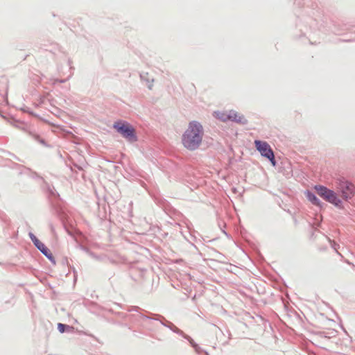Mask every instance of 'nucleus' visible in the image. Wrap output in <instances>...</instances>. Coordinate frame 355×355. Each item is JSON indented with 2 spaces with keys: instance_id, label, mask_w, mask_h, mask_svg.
I'll return each instance as SVG.
<instances>
[{
  "instance_id": "obj_1",
  "label": "nucleus",
  "mask_w": 355,
  "mask_h": 355,
  "mask_svg": "<svg viewBox=\"0 0 355 355\" xmlns=\"http://www.w3.org/2000/svg\"><path fill=\"white\" fill-rule=\"evenodd\" d=\"M204 135L202 125L196 121L189 123L182 135V143L189 150H195L200 146Z\"/></svg>"
},
{
  "instance_id": "obj_2",
  "label": "nucleus",
  "mask_w": 355,
  "mask_h": 355,
  "mask_svg": "<svg viewBox=\"0 0 355 355\" xmlns=\"http://www.w3.org/2000/svg\"><path fill=\"white\" fill-rule=\"evenodd\" d=\"M315 189L316 190L318 194L326 201L334 205L336 207H341L342 202L334 191L321 185L315 186Z\"/></svg>"
},
{
  "instance_id": "obj_3",
  "label": "nucleus",
  "mask_w": 355,
  "mask_h": 355,
  "mask_svg": "<svg viewBox=\"0 0 355 355\" xmlns=\"http://www.w3.org/2000/svg\"><path fill=\"white\" fill-rule=\"evenodd\" d=\"M336 189L340 193L341 197L345 200L352 198L355 193L354 185L344 179L338 180L336 182Z\"/></svg>"
},
{
  "instance_id": "obj_4",
  "label": "nucleus",
  "mask_w": 355,
  "mask_h": 355,
  "mask_svg": "<svg viewBox=\"0 0 355 355\" xmlns=\"http://www.w3.org/2000/svg\"><path fill=\"white\" fill-rule=\"evenodd\" d=\"M113 127L124 138L130 141H136L135 131L133 127L127 122L117 121L114 123Z\"/></svg>"
},
{
  "instance_id": "obj_5",
  "label": "nucleus",
  "mask_w": 355,
  "mask_h": 355,
  "mask_svg": "<svg viewBox=\"0 0 355 355\" xmlns=\"http://www.w3.org/2000/svg\"><path fill=\"white\" fill-rule=\"evenodd\" d=\"M254 144L257 150L261 153V155L268 158L273 166L276 165V161L275 155L270 145L266 142L259 140H255Z\"/></svg>"
},
{
  "instance_id": "obj_6",
  "label": "nucleus",
  "mask_w": 355,
  "mask_h": 355,
  "mask_svg": "<svg viewBox=\"0 0 355 355\" xmlns=\"http://www.w3.org/2000/svg\"><path fill=\"white\" fill-rule=\"evenodd\" d=\"M228 115V121H235L236 123L245 124L247 122V120L245 119L244 116L239 114L238 112L230 110L227 112Z\"/></svg>"
},
{
  "instance_id": "obj_7",
  "label": "nucleus",
  "mask_w": 355,
  "mask_h": 355,
  "mask_svg": "<svg viewBox=\"0 0 355 355\" xmlns=\"http://www.w3.org/2000/svg\"><path fill=\"white\" fill-rule=\"evenodd\" d=\"M35 246L49 259H53L52 254L50 251V250L45 246V245L42 243L41 241L37 244L35 245Z\"/></svg>"
},
{
  "instance_id": "obj_8",
  "label": "nucleus",
  "mask_w": 355,
  "mask_h": 355,
  "mask_svg": "<svg viewBox=\"0 0 355 355\" xmlns=\"http://www.w3.org/2000/svg\"><path fill=\"white\" fill-rule=\"evenodd\" d=\"M306 196L307 199L310 202H311L313 204H314L315 205H320V202L318 200V198L314 194L311 193L310 191L306 192Z\"/></svg>"
},
{
  "instance_id": "obj_9",
  "label": "nucleus",
  "mask_w": 355,
  "mask_h": 355,
  "mask_svg": "<svg viewBox=\"0 0 355 355\" xmlns=\"http://www.w3.org/2000/svg\"><path fill=\"white\" fill-rule=\"evenodd\" d=\"M214 114L217 119H220L222 121H228L227 112H215Z\"/></svg>"
},
{
  "instance_id": "obj_10",
  "label": "nucleus",
  "mask_w": 355,
  "mask_h": 355,
  "mask_svg": "<svg viewBox=\"0 0 355 355\" xmlns=\"http://www.w3.org/2000/svg\"><path fill=\"white\" fill-rule=\"evenodd\" d=\"M30 237L35 245H37L40 242V241L39 239H37L36 238V236L34 234H33L32 233H30Z\"/></svg>"
},
{
  "instance_id": "obj_11",
  "label": "nucleus",
  "mask_w": 355,
  "mask_h": 355,
  "mask_svg": "<svg viewBox=\"0 0 355 355\" xmlns=\"http://www.w3.org/2000/svg\"><path fill=\"white\" fill-rule=\"evenodd\" d=\"M65 325L61 323L58 324V329L60 332L63 333L64 331Z\"/></svg>"
}]
</instances>
